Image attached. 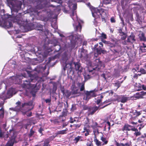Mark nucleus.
<instances>
[{
    "label": "nucleus",
    "instance_id": "nucleus-56",
    "mask_svg": "<svg viewBox=\"0 0 146 146\" xmlns=\"http://www.w3.org/2000/svg\"><path fill=\"white\" fill-rule=\"evenodd\" d=\"M123 36H122L121 37V38L122 40H125L126 38V34H125V35H123Z\"/></svg>",
    "mask_w": 146,
    "mask_h": 146
},
{
    "label": "nucleus",
    "instance_id": "nucleus-9",
    "mask_svg": "<svg viewBox=\"0 0 146 146\" xmlns=\"http://www.w3.org/2000/svg\"><path fill=\"white\" fill-rule=\"evenodd\" d=\"M23 76L21 75H17L16 76H13L11 77L9 79V81L11 83L10 84L12 83L15 84H20L21 82V80L23 78Z\"/></svg>",
    "mask_w": 146,
    "mask_h": 146
},
{
    "label": "nucleus",
    "instance_id": "nucleus-37",
    "mask_svg": "<svg viewBox=\"0 0 146 146\" xmlns=\"http://www.w3.org/2000/svg\"><path fill=\"white\" fill-rule=\"evenodd\" d=\"M103 98V96L102 95L100 96L99 99H97L96 102V103L97 104H99L101 102V101L102 99Z\"/></svg>",
    "mask_w": 146,
    "mask_h": 146
},
{
    "label": "nucleus",
    "instance_id": "nucleus-55",
    "mask_svg": "<svg viewBox=\"0 0 146 146\" xmlns=\"http://www.w3.org/2000/svg\"><path fill=\"white\" fill-rule=\"evenodd\" d=\"M144 120V119H143V118H141V119H139L138 121V122L139 123H141L143 122V121Z\"/></svg>",
    "mask_w": 146,
    "mask_h": 146
},
{
    "label": "nucleus",
    "instance_id": "nucleus-31",
    "mask_svg": "<svg viewBox=\"0 0 146 146\" xmlns=\"http://www.w3.org/2000/svg\"><path fill=\"white\" fill-rule=\"evenodd\" d=\"M14 143V140H10L8 142L5 146H13Z\"/></svg>",
    "mask_w": 146,
    "mask_h": 146
},
{
    "label": "nucleus",
    "instance_id": "nucleus-11",
    "mask_svg": "<svg viewBox=\"0 0 146 146\" xmlns=\"http://www.w3.org/2000/svg\"><path fill=\"white\" fill-rule=\"evenodd\" d=\"M93 95V92L92 91L89 92L85 91L84 94L83 99L84 100L88 101Z\"/></svg>",
    "mask_w": 146,
    "mask_h": 146
},
{
    "label": "nucleus",
    "instance_id": "nucleus-21",
    "mask_svg": "<svg viewBox=\"0 0 146 146\" xmlns=\"http://www.w3.org/2000/svg\"><path fill=\"white\" fill-rule=\"evenodd\" d=\"M128 99V98L124 96H121L119 98V101L122 103L126 102Z\"/></svg>",
    "mask_w": 146,
    "mask_h": 146
},
{
    "label": "nucleus",
    "instance_id": "nucleus-19",
    "mask_svg": "<svg viewBox=\"0 0 146 146\" xmlns=\"http://www.w3.org/2000/svg\"><path fill=\"white\" fill-rule=\"evenodd\" d=\"M101 15L100 16L102 17V18L104 19L105 17H107V12L104 9H100Z\"/></svg>",
    "mask_w": 146,
    "mask_h": 146
},
{
    "label": "nucleus",
    "instance_id": "nucleus-52",
    "mask_svg": "<svg viewBox=\"0 0 146 146\" xmlns=\"http://www.w3.org/2000/svg\"><path fill=\"white\" fill-rule=\"evenodd\" d=\"M137 129V128H135L134 127H132L131 126V130L132 131H136V130Z\"/></svg>",
    "mask_w": 146,
    "mask_h": 146
},
{
    "label": "nucleus",
    "instance_id": "nucleus-44",
    "mask_svg": "<svg viewBox=\"0 0 146 146\" xmlns=\"http://www.w3.org/2000/svg\"><path fill=\"white\" fill-rule=\"evenodd\" d=\"M34 133L35 131L33 130L32 128L30 130V133L29 134V136L30 137L32 136L34 134Z\"/></svg>",
    "mask_w": 146,
    "mask_h": 146
},
{
    "label": "nucleus",
    "instance_id": "nucleus-47",
    "mask_svg": "<svg viewBox=\"0 0 146 146\" xmlns=\"http://www.w3.org/2000/svg\"><path fill=\"white\" fill-rule=\"evenodd\" d=\"M67 38H69V39L70 40V41H72L73 40L74 37L73 35H72L69 36L68 37H67Z\"/></svg>",
    "mask_w": 146,
    "mask_h": 146
},
{
    "label": "nucleus",
    "instance_id": "nucleus-54",
    "mask_svg": "<svg viewBox=\"0 0 146 146\" xmlns=\"http://www.w3.org/2000/svg\"><path fill=\"white\" fill-rule=\"evenodd\" d=\"M60 36L62 37V39H66V37L64 36L63 34H59Z\"/></svg>",
    "mask_w": 146,
    "mask_h": 146
},
{
    "label": "nucleus",
    "instance_id": "nucleus-42",
    "mask_svg": "<svg viewBox=\"0 0 146 146\" xmlns=\"http://www.w3.org/2000/svg\"><path fill=\"white\" fill-rule=\"evenodd\" d=\"M92 127L94 128L95 127H101V126L98 125L96 122H95L92 126Z\"/></svg>",
    "mask_w": 146,
    "mask_h": 146
},
{
    "label": "nucleus",
    "instance_id": "nucleus-28",
    "mask_svg": "<svg viewBox=\"0 0 146 146\" xmlns=\"http://www.w3.org/2000/svg\"><path fill=\"white\" fill-rule=\"evenodd\" d=\"M68 130L67 128H66L65 129L62 130L61 131H58L57 132V133L58 134H66L67 131Z\"/></svg>",
    "mask_w": 146,
    "mask_h": 146
},
{
    "label": "nucleus",
    "instance_id": "nucleus-38",
    "mask_svg": "<svg viewBox=\"0 0 146 146\" xmlns=\"http://www.w3.org/2000/svg\"><path fill=\"white\" fill-rule=\"evenodd\" d=\"M72 93L73 94H80V92L78 89H76L74 90H72Z\"/></svg>",
    "mask_w": 146,
    "mask_h": 146
},
{
    "label": "nucleus",
    "instance_id": "nucleus-57",
    "mask_svg": "<svg viewBox=\"0 0 146 146\" xmlns=\"http://www.w3.org/2000/svg\"><path fill=\"white\" fill-rule=\"evenodd\" d=\"M110 20L111 23H114L115 22L114 19L113 17L111 18Z\"/></svg>",
    "mask_w": 146,
    "mask_h": 146
},
{
    "label": "nucleus",
    "instance_id": "nucleus-8",
    "mask_svg": "<svg viewBox=\"0 0 146 146\" xmlns=\"http://www.w3.org/2000/svg\"><path fill=\"white\" fill-rule=\"evenodd\" d=\"M92 66H95V68H93L92 70L88 69L89 72H92L93 70H99L102 68H103L104 66L100 60L99 59H96L93 62V63H92L90 65Z\"/></svg>",
    "mask_w": 146,
    "mask_h": 146
},
{
    "label": "nucleus",
    "instance_id": "nucleus-45",
    "mask_svg": "<svg viewBox=\"0 0 146 146\" xmlns=\"http://www.w3.org/2000/svg\"><path fill=\"white\" fill-rule=\"evenodd\" d=\"M119 33L120 35L121 36H123V35H125V34L124 32H122V30L121 29H119Z\"/></svg>",
    "mask_w": 146,
    "mask_h": 146
},
{
    "label": "nucleus",
    "instance_id": "nucleus-20",
    "mask_svg": "<svg viewBox=\"0 0 146 146\" xmlns=\"http://www.w3.org/2000/svg\"><path fill=\"white\" fill-rule=\"evenodd\" d=\"M132 72H133L134 74L133 76V75H131L132 77H133L134 78H137L138 77V76H140L141 75L140 74H139L138 73L139 72L137 71V70L135 69H133L132 70Z\"/></svg>",
    "mask_w": 146,
    "mask_h": 146
},
{
    "label": "nucleus",
    "instance_id": "nucleus-18",
    "mask_svg": "<svg viewBox=\"0 0 146 146\" xmlns=\"http://www.w3.org/2000/svg\"><path fill=\"white\" fill-rule=\"evenodd\" d=\"M135 40L134 35L133 33H131V35L127 38V41L132 43L134 42Z\"/></svg>",
    "mask_w": 146,
    "mask_h": 146
},
{
    "label": "nucleus",
    "instance_id": "nucleus-12",
    "mask_svg": "<svg viewBox=\"0 0 146 146\" xmlns=\"http://www.w3.org/2000/svg\"><path fill=\"white\" fill-rule=\"evenodd\" d=\"M92 12L93 16L95 18H97L100 17L101 15L100 9L97 8H94L92 10ZM95 19H94V20Z\"/></svg>",
    "mask_w": 146,
    "mask_h": 146
},
{
    "label": "nucleus",
    "instance_id": "nucleus-63",
    "mask_svg": "<svg viewBox=\"0 0 146 146\" xmlns=\"http://www.w3.org/2000/svg\"><path fill=\"white\" fill-rule=\"evenodd\" d=\"M71 119H72V117H70V123H72L73 122V121L71 120Z\"/></svg>",
    "mask_w": 146,
    "mask_h": 146
},
{
    "label": "nucleus",
    "instance_id": "nucleus-30",
    "mask_svg": "<svg viewBox=\"0 0 146 146\" xmlns=\"http://www.w3.org/2000/svg\"><path fill=\"white\" fill-rule=\"evenodd\" d=\"M139 38L141 40L145 41L146 40V39L144 36V33H142L139 36Z\"/></svg>",
    "mask_w": 146,
    "mask_h": 146
},
{
    "label": "nucleus",
    "instance_id": "nucleus-6",
    "mask_svg": "<svg viewBox=\"0 0 146 146\" xmlns=\"http://www.w3.org/2000/svg\"><path fill=\"white\" fill-rule=\"evenodd\" d=\"M37 1L38 4L36 6V9L34 10V12L37 13L38 15H39V13L40 12V11H38V10L44 7H47L52 6V5H49L46 3V0H37Z\"/></svg>",
    "mask_w": 146,
    "mask_h": 146
},
{
    "label": "nucleus",
    "instance_id": "nucleus-13",
    "mask_svg": "<svg viewBox=\"0 0 146 146\" xmlns=\"http://www.w3.org/2000/svg\"><path fill=\"white\" fill-rule=\"evenodd\" d=\"M103 45H100L98 48H96V51L97 54L96 53L94 54L95 56L97 57L98 54H101V53H105L106 52V51L103 49L102 48Z\"/></svg>",
    "mask_w": 146,
    "mask_h": 146
},
{
    "label": "nucleus",
    "instance_id": "nucleus-43",
    "mask_svg": "<svg viewBox=\"0 0 146 146\" xmlns=\"http://www.w3.org/2000/svg\"><path fill=\"white\" fill-rule=\"evenodd\" d=\"M25 114L28 117H30L32 115V112L29 111L26 112L25 113Z\"/></svg>",
    "mask_w": 146,
    "mask_h": 146
},
{
    "label": "nucleus",
    "instance_id": "nucleus-29",
    "mask_svg": "<svg viewBox=\"0 0 146 146\" xmlns=\"http://www.w3.org/2000/svg\"><path fill=\"white\" fill-rule=\"evenodd\" d=\"M101 139L103 142V143L102 144V145H106L108 143V141L106 140V139L105 137H103L102 136L101 137Z\"/></svg>",
    "mask_w": 146,
    "mask_h": 146
},
{
    "label": "nucleus",
    "instance_id": "nucleus-51",
    "mask_svg": "<svg viewBox=\"0 0 146 146\" xmlns=\"http://www.w3.org/2000/svg\"><path fill=\"white\" fill-rule=\"evenodd\" d=\"M80 124H74L73 125V126L76 127V128H79L80 126Z\"/></svg>",
    "mask_w": 146,
    "mask_h": 146
},
{
    "label": "nucleus",
    "instance_id": "nucleus-64",
    "mask_svg": "<svg viewBox=\"0 0 146 146\" xmlns=\"http://www.w3.org/2000/svg\"><path fill=\"white\" fill-rule=\"evenodd\" d=\"M116 145L117 146H121L120 144H119L118 143H117Z\"/></svg>",
    "mask_w": 146,
    "mask_h": 146
},
{
    "label": "nucleus",
    "instance_id": "nucleus-2",
    "mask_svg": "<svg viewBox=\"0 0 146 146\" xmlns=\"http://www.w3.org/2000/svg\"><path fill=\"white\" fill-rule=\"evenodd\" d=\"M7 4L10 8L12 15L17 13L21 8L22 1L23 0H7Z\"/></svg>",
    "mask_w": 146,
    "mask_h": 146
},
{
    "label": "nucleus",
    "instance_id": "nucleus-23",
    "mask_svg": "<svg viewBox=\"0 0 146 146\" xmlns=\"http://www.w3.org/2000/svg\"><path fill=\"white\" fill-rule=\"evenodd\" d=\"M55 41L56 42V43L54 44V46L55 47L54 48L55 49V51L56 52H58L61 49V47L56 41Z\"/></svg>",
    "mask_w": 146,
    "mask_h": 146
},
{
    "label": "nucleus",
    "instance_id": "nucleus-34",
    "mask_svg": "<svg viewBox=\"0 0 146 146\" xmlns=\"http://www.w3.org/2000/svg\"><path fill=\"white\" fill-rule=\"evenodd\" d=\"M84 130L83 132L84 133L85 132V135L86 136H88L89 134V129H86L85 127H84Z\"/></svg>",
    "mask_w": 146,
    "mask_h": 146
},
{
    "label": "nucleus",
    "instance_id": "nucleus-59",
    "mask_svg": "<svg viewBox=\"0 0 146 146\" xmlns=\"http://www.w3.org/2000/svg\"><path fill=\"white\" fill-rule=\"evenodd\" d=\"M102 37L104 38H106V35L105 34H104L102 33Z\"/></svg>",
    "mask_w": 146,
    "mask_h": 146
},
{
    "label": "nucleus",
    "instance_id": "nucleus-35",
    "mask_svg": "<svg viewBox=\"0 0 146 146\" xmlns=\"http://www.w3.org/2000/svg\"><path fill=\"white\" fill-rule=\"evenodd\" d=\"M84 75L85 80H87L88 79H90V78L89 74H88L86 73H84Z\"/></svg>",
    "mask_w": 146,
    "mask_h": 146
},
{
    "label": "nucleus",
    "instance_id": "nucleus-15",
    "mask_svg": "<svg viewBox=\"0 0 146 146\" xmlns=\"http://www.w3.org/2000/svg\"><path fill=\"white\" fill-rule=\"evenodd\" d=\"M39 67L40 69V70H38V68H37V70L38 73H40V72L42 73V77H46L49 74V72H48L46 74H43V72H42V71H43L44 70L46 69V66H44L43 67H42L41 65H40L39 66Z\"/></svg>",
    "mask_w": 146,
    "mask_h": 146
},
{
    "label": "nucleus",
    "instance_id": "nucleus-22",
    "mask_svg": "<svg viewBox=\"0 0 146 146\" xmlns=\"http://www.w3.org/2000/svg\"><path fill=\"white\" fill-rule=\"evenodd\" d=\"M83 141V137L81 136H78L76 137L74 139V141L76 143H77L79 141Z\"/></svg>",
    "mask_w": 146,
    "mask_h": 146
},
{
    "label": "nucleus",
    "instance_id": "nucleus-39",
    "mask_svg": "<svg viewBox=\"0 0 146 146\" xmlns=\"http://www.w3.org/2000/svg\"><path fill=\"white\" fill-rule=\"evenodd\" d=\"M134 134L136 137H137L140 135L141 134V133L137 129L136 131H135V132L134 133Z\"/></svg>",
    "mask_w": 146,
    "mask_h": 146
},
{
    "label": "nucleus",
    "instance_id": "nucleus-16",
    "mask_svg": "<svg viewBox=\"0 0 146 146\" xmlns=\"http://www.w3.org/2000/svg\"><path fill=\"white\" fill-rule=\"evenodd\" d=\"M130 113H132L131 115L132 116L131 118L133 119V117H137L141 114V111H138L136 110H132Z\"/></svg>",
    "mask_w": 146,
    "mask_h": 146
},
{
    "label": "nucleus",
    "instance_id": "nucleus-27",
    "mask_svg": "<svg viewBox=\"0 0 146 146\" xmlns=\"http://www.w3.org/2000/svg\"><path fill=\"white\" fill-rule=\"evenodd\" d=\"M4 110L2 106L0 109V119H2L4 115Z\"/></svg>",
    "mask_w": 146,
    "mask_h": 146
},
{
    "label": "nucleus",
    "instance_id": "nucleus-36",
    "mask_svg": "<svg viewBox=\"0 0 146 146\" xmlns=\"http://www.w3.org/2000/svg\"><path fill=\"white\" fill-rule=\"evenodd\" d=\"M80 91H82L84 90V84L80 83Z\"/></svg>",
    "mask_w": 146,
    "mask_h": 146
},
{
    "label": "nucleus",
    "instance_id": "nucleus-58",
    "mask_svg": "<svg viewBox=\"0 0 146 146\" xmlns=\"http://www.w3.org/2000/svg\"><path fill=\"white\" fill-rule=\"evenodd\" d=\"M145 93L144 92H140V93H137V94H139L140 97H141V95H143V94H144Z\"/></svg>",
    "mask_w": 146,
    "mask_h": 146
},
{
    "label": "nucleus",
    "instance_id": "nucleus-3",
    "mask_svg": "<svg viewBox=\"0 0 146 146\" xmlns=\"http://www.w3.org/2000/svg\"><path fill=\"white\" fill-rule=\"evenodd\" d=\"M71 55L68 54L66 52H64L62 56L61 60V63L63 67V69L65 70L66 68H70L72 70V63H69V59L70 58Z\"/></svg>",
    "mask_w": 146,
    "mask_h": 146
},
{
    "label": "nucleus",
    "instance_id": "nucleus-26",
    "mask_svg": "<svg viewBox=\"0 0 146 146\" xmlns=\"http://www.w3.org/2000/svg\"><path fill=\"white\" fill-rule=\"evenodd\" d=\"M86 146H93L92 141L90 139H88L86 141Z\"/></svg>",
    "mask_w": 146,
    "mask_h": 146
},
{
    "label": "nucleus",
    "instance_id": "nucleus-25",
    "mask_svg": "<svg viewBox=\"0 0 146 146\" xmlns=\"http://www.w3.org/2000/svg\"><path fill=\"white\" fill-rule=\"evenodd\" d=\"M125 140L126 141V142L125 143H121V146H130L131 145V143L130 141H127V140L125 139H123V141Z\"/></svg>",
    "mask_w": 146,
    "mask_h": 146
},
{
    "label": "nucleus",
    "instance_id": "nucleus-24",
    "mask_svg": "<svg viewBox=\"0 0 146 146\" xmlns=\"http://www.w3.org/2000/svg\"><path fill=\"white\" fill-rule=\"evenodd\" d=\"M146 48V45L143 43L140 46L139 49L140 52L141 51L142 52H146V49L145 48Z\"/></svg>",
    "mask_w": 146,
    "mask_h": 146
},
{
    "label": "nucleus",
    "instance_id": "nucleus-50",
    "mask_svg": "<svg viewBox=\"0 0 146 146\" xmlns=\"http://www.w3.org/2000/svg\"><path fill=\"white\" fill-rule=\"evenodd\" d=\"M51 25L52 27L55 29H56L57 28V25L56 23H55L54 25H53L52 24Z\"/></svg>",
    "mask_w": 146,
    "mask_h": 146
},
{
    "label": "nucleus",
    "instance_id": "nucleus-17",
    "mask_svg": "<svg viewBox=\"0 0 146 146\" xmlns=\"http://www.w3.org/2000/svg\"><path fill=\"white\" fill-rule=\"evenodd\" d=\"M75 66V68L76 71H78V73H81L82 71V67H81L79 63L78 62H74V63Z\"/></svg>",
    "mask_w": 146,
    "mask_h": 146
},
{
    "label": "nucleus",
    "instance_id": "nucleus-53",
    "mask_svg": "<svg viewBox=\"0 0 146 146\" xmlns=\"http://www.w3.org/2000/svg\"><path fill=\"white\" fill-rule=\"evenodd\" d=\"M51 100L50 99H48L45 100V102L46 103H49L50 102Z\"/></svg>",
    "mask_w": 146,
    "mask_h": 146
},
{
    "label": "nucleus",
    "instance_id": "nucleus-61",
    "mask_svg": "<svg viewBox=\"0 0 146 146\" xmlns=\"http://www.w3.org/2000/svg\"><path fill=\"white\" fill-rule=\"evenodd\" d=\"M67 125V123H64L63 124L62 127V128H64V127L66 126Z\"/></svg>",
    "mask_w": 146,
    "mask_h": 146
},
{
    "label": "nucleus",
    "instance_id": "nucleus-33",
    "mask_svg": "<svg viewBox=\"0 0 146 146\" xmlns=\"http://www.w3.org/2000/svg\"><path fill=\"white\" fill-rule=\"evenodd\" d=\"M131 126L129 125H125L124 127V130L130 131L131 130Z\"/></svg>",
    "mask_w": 146,
    "mask_h": 146
},
{
    "label": "nucleus",
    "instance_id": "nucleus-7",
    "mask_svg": "<svg viewBox=\"0 0 146 146\" xmlns=\"http://www.w3.org/2000/svg\"><path fill=\"white\" fill-rule=\"evenodd\" d=\"M29 78H30V80H26L24 81L23 83L24 87L28 88H35L36 86V84H32L31 83V82H35L36 80H38L39 77L37 76H35L34 79H33V77L30 76Z\"/></svg>",
    "mask_w": 146,
    "mask_h": 146
},
{
    "label": "nucleus",
    "instance_id": "nucleus-48",
    "mask_svg": "<svg viewBox=\"0 0 146 146\" xmlns=\"http://www.w3.org/2000/svg\"><path fill=\"white\" fill-rule=\"evenodd\" d=\"M121 82H117L115 83V86L117 87V88H119L121 84Z\"/></svg>",
    "mask_w": 146,
    "mask_h": 146
},
{
    "label": "nucleus",
    "instance_id": "nucleus-14",
    "mask_svg": "<svg viewBox=\"0 0 146 146\" xmlns=\"http://www.w3.org/2000/svg\"><path fill=\"white\" fill-rule=\"evenodd\" d=\"M80 55V57L81 58H83L85 60H87L88 58V54L86 50L83 48L81 49Z\"/></svg>",
    "mask_w": 146,
    "mask_h": 146
},
{
    "label": "nucleus",
    "instance_id": "nucleus-4",
    "mask_svg": "<svg viewBox=\"0 0 146 146\" xmlns=\"http://www.w3.org/2000/svg\"><path fill=\"white\" fill-rule=\"evenodd\" d=\"M17 106L14 108H10L12 109V110L17 111H19L21 110H23L24 108H28V110L30 111L33 108V102L32 101H30L28 103H24L22 104V106L20 105L21 102L19 101H18L16 103Z\"/></svg>",
    "mask_w": 146,
    "mask_h": 146
},
{
    "label": "nucleus",
    "instance_id": "nucleus-62",
    "mask_svg": "<svg viewBox=\"0 0 146 146\" xmlns=\"http://www.w3.org/2000/svg\"><path fill=\"white\" fill-rule=\"evenodd\" d=\"M43 131V129L41 128H40L38 130L39 132L40 133H41L42 131Z\"/></svg>",
    "mask_w": 146,
    "mask_h": 146
},
{
    "label": "nucleus",
    "instance_id": "nucleus-46",
    "mask_svg": "<svg viewBox=\"0 0 146 146\" xmlns=\"http://www.w3.org/2000/svg\"><path fill=\"white\" fill-rule=\"evenodd\" d=\"M109 93V95H112L113 93V92L112 90L107 91L106 92L104 93Z\"/></svg>",
    "mask_w": 146,
    "mask_h": 146
},
{
    "label": "nucleus",
    "instance_id": "nucleus-60",
    "mask_svg": "<svg viewBox=\"0 0 146 146\" xmlns=\"http://www.w3.org/2000/svg\"><path fill=\"white\" fill-rule=\"evenodd\" d=\"M109 102V101L108 100H106V101H105V102H104L103 103H101L100 105H101V106L103 104H104V103H108V102Z\"/></svg>",
    "mask_w": 146,
    "mask_h": 146
},
{
    "label": "nucleus",
    "instance_id": "nucleus-10",
    "mask_svg": "<svg viewBox=\"0 0 146 146\" xmlns=\"http://www.w3.org/2000/svg\"><path fill=\"white\" fill-rule=\"evenodd\" d=\"M107 106V105L101 107V105H100L98 107L95 106L92 107L88 109L89 114L90 115L93 114L96 111L98 110H100L101 109H103Z\"/></svg>",
    "mask_w": 146,
    "mask_h": 146
},
{
    "label": "nucleus",
    "instance_id": "nucleus-1",
    "mask_svg": "<svg viewBox=\"0 0 146 146\" xmlns=\"http://www.w3.org/2000/svg\"><path fill=\"white\" fill-rule=\"evenodd\" d=\"M51 1L55 2L58 3H61L64 0H51ZM82 0H69L68 1V5L70 9L72 10V13L70 14L72 19L74 22L73 24L75 30L76 31L80 32L82 28L81 26L78 22L77 16L75 11H74L77 8L76 5L75 3H73V2H80Z\"/></svg>",
    "mask_w": 146,
    "mask_h": 146
},
{
    "label": "nucleus",
    "instance_id": "nucleus-49",
    "mask_svg": "<svg viewBox=\"0 0 146 146\" xmlns=\"http://www.w3.org/2000/svg\"><path fill=\"white\" fill-rule=\"evenodd\" d=\"M140 72L142 74H145L146 73V71L143 68H141L140 70Z\"/></svg>",
    "mask_w": 146,
    "mask_h": 146
},
{
    "label": "nucleus",
    "instance_id": "nucleus-5",
    "mask_svg": "<svg viewBox=\"0 0 146 146\" xmlns=\"http://www.w3.org/2000/svg\"><path fill=\"white\" fill-rule=\"evenodd\" d=\"M16 92L15 89L12 88L8 90L6 95H5V92H3L0 96V99L2 100L1 102H0V106L2 107L3 106L5 100L10 98L13 95L16 94Z\"/></svg>",
    "mask_w": 146,
    "mask_h": 146
},
{
    "label": "nucleus",
    "instance_id": "nucleus-40",
    "mask_svg": "<svg viewBox=\"0 0 146 146\" xmlns=\"http://www.w3.org/2000/svg\"><path fill=\"white\" fill-rule=\"evenodd\" d=\"M103 3L105 4H108L110 3L111 0H103Z\"/></svg>",
    "mask_w": 146,
    "mask_h": 146
},
{
    "label": "nucleus",
    "instance_id": "nucleus-32",
    "mask_svg": "<svg viewBox=\"0 0 146 146\" xmlns=\"http://www.w3.org/2000/svg\"><path fill=\"white\" fill-rule=\"evenodd\" d=\"M94 141L97 146H99L102 145V142L101 141H99L96 138H95L94 139Z\"/></svg>",
    "mask_w": 146,
    "mask_h": 146
},
{
    "label": "nucleus",
    "instance_id": "nucleus-41",
    "mask_svg": "<svg viewBox=\"0 0 146 146\" xmlns=\"http://www.w3.org/2000/svg\"><path fill=\"white\" fill-rule=\"evenodd\" d=\"M49 142V141L48 140H46L44 141V145H43V146H48Z\"/></svg>",
    "mask_w": 146,
    "mask_h": 146
}]
</instances>
